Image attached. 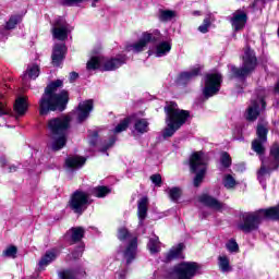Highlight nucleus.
Returning a JSON list of instances; mask_svg holds the SVG:
<instances>
[{
  "label": "nucleus",
  "mask_w": 279,
  "mask_h": 279,
  "mask_svg": "<svg viewBox=\"0 0 279 279\" xmlns=\"http://www.w3.org/2000/svg\"><path fill=\"white\" fill-rule=\"evenodd\" d=\"M263 143L260 140H255L252 144L253 149L256 151V154H265V147L263 146Z\"/></svg>",
  "instance_id": "obj_41"
},
{
  "label": "nucleus",
  "mask_w": 279,
  "mask_h": 279,
  "mask_svg": "<svg viewBox=\"0 0 279 279\" xmlns=\"http://www.w3.org/2000/svg\"><path fill=\"white\" fill-rule=\"evenodd\" d=\"M85 163L86 158L80 156L68 157L65 160L68 169H80L81 167H84Z\"/></svg>",
  "instance_id": "obj_24"
},
{
  "label": "nucleus",
  "mask_w": 279,
  "mask_h": 279,
  "mask_svg": "<svg viewBox=\"0 0 279 279\" xmlns=\"http://www.w3.org/2000/svg\"><path fill=\"white\" fill-rule=\"evenodd\" d=\"M147 247L150 254H158L160 252V240H158V236L154 235L150 238Z\"/></svg>",
  "instance_id": "obj_31"
},
{
  "label": "nucleus",
  "mask_w": 279,
  "mask_h": 279,
  "mask_svg": "<svg viewBox=\"0 0 279 279\" xmlns=\"http://www.w3.org/2000/svg\"><path fill=\"white\" fill-rule=\"evenodd\" d=\"M93 100L81 101L71 116L54 118L48 121L49 142L48 145L53 151H60L66 145L69 125L71 119L77 123H84L93 112Z\"/></svg>",
  "instance_id": "obj_1"
},
{
  "label": "nucleus",
  "mask_w": 279,
  "mask_h": 279,
  "mask_svg": "<svg viewBox=\"0 0 279 279\" xmlns=\"http://www.w3.org/2000/svg\"><path fill=\"white\" fill-rule=\"evenodd\" d=\"M264 189H267V185H266V184H264Z\"/></svg>",
  "instance_id": "obj_55"
},
{
  "label": "nucleus",
  "mask_w": 279,
  "mask_h": 279,
  "mask_svg": "<svg viewBox=\"0 0 279 279\" xmlns=\"http://www.w3.org/2000/svg\"><path fill=\"white\" fill-rule=\"evenodd\" d=\"M220 165L223 169H230L232 167V157L227 151L220 154Z\"/></svg>",
  "instance_id": "obj_34"
},
{
  "label": "nucleus",
  "mask_w": 279,
  "mask_h": 279,
  "mask_svg": "<svg viewBox=\"0 0 279 279\" xmlns=\"http://www.w3.org/2000/svg\"><path fill=\"white\" fill-rule=\"evenodd\" d=\"M222 77L219 73H209L205 76V86L203 88V95L208 97H215L219 90H221Z\"/></svg>",
  "instance_id": "obj_11"
},
{
  "label": "nucleus",
  "mask_w": 279,
  "mask_h": 279,
  "mask_svg": "<svg viewBox=\"0 0 279 279\" xmlns=\"http://www.w3.org/2000/svg\"><path fill=\"white\" fill-rule=\"evenodd\" d=\"M69 204L70 208L74 210V213L82 215V213H84V210L88 208V205L90 204V198L88 196V193L76 191L72 194Z\"/></svg>",
  "instance_id": "obj_12"
},
{
  "label": "nucleus",
  "mask_w": 279,
  "mask_h": 279,
  "mask_svg": "<svg viewBox=\"0 0 279 279\" xmlns=\"http://www.w3.org/2000/svg\"><path fill=\"white\" fill-rule=\"evenodd\" d=\"M125 274H128V271L123 270L122 272L119 274L120 279L125 278Z\"/></svg>",
  "instance_id": "obj_52"
},
{
  "label": "nucleus",
  "mask_w": 279,
  "mask_h": 279,
  "mask_svg": "<svg viewBox=\"0 0 279 279\" xmlns=\"http://www.w3.org/2000/svg\"><path fill=\"white\" fill-rule=\"evenodd\" d=\"M201 204H204L205 206H208L209 208H213L214 210H223L226 208V205L217 201L216 198L209 196L208 194H203L199 196Z\"/></svg>",
  "instance_id": "obj_18"
},
{
  "label": "nucleus",
  "mask_w": 279,
  "mask_h": 279,
  "mask_svg": "<svg viewBox=\"0 0 279 279\" xmlns=\"http://www.w3.org/2000/svg\"><path fill=\"white\" fill-rule=\"evenodd\" d=\"M63 82L57 80L50 83L44 95L39 100V114L45 117L50 112H63L66 110V104H69V93L66 90L58 92V88H62Z\"/></svg>",
  "instance_id": "obj_2"
},
{
  "label": "nucleus",
  "mask_w": 279,
  "mask_h": 279,
  "mask_svg": "<svg viewBox=\"0 0 279 279\" xmlns=\"http://www.w3.org/2000/svg\"><path fill=\"white\" fill-rule=\"evenodd\" d=\"M258 64V60L256 59V54L254 50L247 48L246 49V57H245V75H250L256 69Z\"/></svg>",
  "instance_id": "obj_17"
},
{
  "label": "nucleus",
  "mask_w": 279,
  "mask_h": 279,
  "mask_svg": "<svg viewBox=\"0 0 279 279\" xmlns=\"http://www.w3.org/2000/svg\"><path fill=\"white\" fill-rule=\"evenodd\" d=\"M60 279H75V275L71 270H62L59 272Z\"/></svg>",
  "instance_id": "obj_44"
},
{
  "label": "nucleus",
  "mask_w": 279,
  "mask_h": 279,
  "mask_svg": "<svg viewBox=\"0 0 279 279\" xmlns=\"http://www.w3.org/2000/svg\"><path fill=\"white\" fill-rule=\"evenodd\" d=\"M233 136H235V138L238 141L243 138V125L242 124L235 125V129L233 131Z\"/></svg>",
  "instance_id": "obj_45"
},
{
  "label": "nucleus",
  "mask_w": 279,
  "mask_h": 279,
  "mask_svg": "<svg viewBox=\"0 0 279 279\" xmlns=\"http://www.w3.org/2000/svg\"><path fill=\"white\" fill-rule=\"evenodd\" d=\"M165 111L167 114V126L162 131V136L163 138H171V136H173V134H175V132L186 123V119H189V111L178 108V104L175 102H170L166 106Z\"/></svg>",
  "instance_id": "obj_3"
},
{
  "label": "nucleus",
  "mask_w": 279,
  "mask_h": 279,
  "mask_svg": "<svg viewBox=\"0 0 279 279\" xmlns=\"http://www.w3.org/2000/svg\"><path fill=\"white\" fill-rule=\"evenodd\" d=\"M147 197H143L138 201L137 204V215L140 219V226H143V221H145L147 217V204H148Z\"/></svg>",
  "instance_id": "obj_25"
},
{
  "label": "nucleus",
  "mask_w": 279,
  "mask_h": 279,
  "mask_svg": "<svg viewBox=\"0 0 279 279\" xmlns=\"http://www.w3.org/2000/svg\"><path fill=\"white\" fill-rule=\"evenodd\" d=\"M279 167V145L274 144L270 148V155L268 158L262 160L260 169L257 172V178L259 182L265 181V175L267 173H271V171H276Z\"/></svg>",
  "instance_id": "obj_8"
},
{
  "label": "nucleus",
  "mask_w": 279,
  "mask_h": 279,
  "mask_svg": "<svg viewBox=\"0 0 279 279\" xmlns=\"http://www.w3.org/2000/svg\"><path fill=\"white\" fill-rule=\"evenodd\" d=\"M78 77V74L75 72L70 73V82H75V80Z\"/></svg>",
  "instance_id": "obj_48"
},
{
  "label": "nucleus",
  "mask_w": 279,
  "mask_h": 279,
  "mask_svg": "<svg viewBox=\"0 0 279 279\" xmlns=\"http://www.w3.org/2000/svg\"><path fill=\"white\" fill-rule=\"evenodd\" d=\"M119 241L126 243L125 250H120L125 258L126 263L130 264L136 258L138 252V239L128 231L125 228H121L118 231Z\"/></svg>",
  "instance_id": "obj_6"
},
{
  "label": "nucleus",
  "mask_w": 279,
  "mask_h": 279,
  "mask_svg": "<svg viewBox=\"0 0 279 279\" xmlns=\"http://www.w3.org/2000/svg\"><path fill=\"white\" fill-rule=\"evenodd\" d=\"M231 25L235 32H239L245 25V10H238L230 19Z\"/></svg>",
  "instance_id": "obj_19"
},
{
  "label": "nucleus",
  "mask_w": 279,
  "mask_h": 279,
  "mask_svg": "<svg viewBox=\"0 0 279 279\" xmlns=\"http://www.w3.org/2000/svg\"><path fill=\"white\" fill-rule=\"evenodd\" d=\"M268 123L267 122H259L257 124V138L258 141H260L262 143H267V133L269 132V130L267 129Z\"/></svg>",
  "instance_id": "obj_29"
},
{
  "label": "nucleus",
  "mask_w": 279,
  "mask_h": 279,
  "mask_svg": "<svg viewBox=\"0 0 279 279\" xmlns=\"http://www.w3.org/2000/svg\"><path fill=\"white\" fill-rule=\"evenodd\" d=\"M97 132H94L93 140H90V145H95V138H97Z\"/></svg>",
  "instance_id": "obj_51"
},
{
  "label": "nucleus",
  "mask_w": 279,
  "mask_h": 279,
  "mask_svg": "<svg viewBox=\"0 0 279 279\" xmlns=\"http://www.w3.org/2000/svg\"><path fill=\"white\" fill-rule=\"evenodd\" d=\"M108 193H110V189H108L106 186H98V187H95L93 191V194L96 197H106L108 195Z\"/></svg>",
  "instance_id": "obj_39"
},
{
  "label": "nucleus",
  "mask_w": 279,
  "mask_h": 279,
  "mask_svg": "<svg viewBox=\"0 0 279 279\" xmlns=\"http://www.w3.org/2000/svg\"><path fill=\"white\" fill-rule=\"evenodd\" d=\"M208 165V156L204 151H195L190 158V166L193 173H196L194 178V186H199L206 175V167Z\"/></svg>",
  "instance_id": "obj_7"
},
{
  "label": "nucleus",
  "mask_w": 279,
  "mask_h": 279,
  "mask_svg": "<svg viewBox=\"0 0 279 279\" xmlns=\"http://www.w3.org/2000/svg\"><path fill=\"white\" fill-rule=\"evenodd\" d=\"M160 39V31L155 29L153 32H146L142 34L141 39L137 43L126 46V51H132V53H141L144 51L149 43H156Z\"/></svg>",
  "instance_id": "obj_10"
},
{
  "label": "nucleus",
  "mask_w": 279,
  "mask_h": 279,
  "mask_svg": "<svg viewBox=\"0 0 279 279\" xmlns=\"http://www.w3.org/2000/svg\"><path fill=\"white\" fill-rule=\"evenodd\" d=\"M171 51V43L170 41H161L159 43L155 51H148V54L151 56L154 54L156 58H163V56H167Z\"/></svg>",
  "instance_id": "obj_20"
},
{
  "label": "nucleus",
  "mask_w": 279,
  "mask_h": 279,
  "mask_svg": "<svg viewBox=\"0 0 279 279\" xmlns=\"http://www.w3.org/2000/svg\"><path fill=\"white\" fill-rule=\"evenodd\" d=\"M201 71L202 70L199 69V66H196L190 72H183L180 75V80H181V82H189V80H193V77H197V75H199Z\"/></svg>",
  "instance_id": "obj_33"
},
{
  "label": "nucleus",
  "mask_w": 279,
  "mask_h": 279,
  "mask_svg": "<svg viewBox=\"0 0 279 279\" xmlns=\"http://www.w3.org/2000/svg\"><path fill=\"white\" fill-rule=\"evenodd\" d=\"M130 125V118H125L122 120L113 130V134H121V132H125Z\"/></svg>",
  "instance_id": "obj_37"
},
{
  "label": "nucleus",
  "mask_w": 279,
  "mask_h": 279,
  "mask_svg": "<svg viewBox=\"0 0 279 279\" xmlns=\"http://www.w3.org/2000/svg\"><path fill=\"white\" fill-rule=\"evenodd\" d=\"M69 32H71V28L66 24V21L64 19L59 17L54 21L52 25V36L57 40H66L69 38Z\"/></svg>",
  "instance_id": "obj_13"
},
{
  "label": "nucleus",
  "mask_w": 279,
  "mask_h": 279,
  "mask_svg": "<svg viewBox=\"0 0 279 279\" xmlns=\"http://www.w3.org/2000/svg\"><path fill=\"white\" fill-rule=\"evenodd\" d=\"M14 111L19 117H23L27 112V98L19 97L14 104Z\"/></svg>",
  "instance_id": "obj_27"
},
{
  "label": "nucleus",
  "mask_w": 279,
  "mask_h": 279,
  "mask_svg": "<svg viewBox=\"0 0 279 279\" xmlns=\"http://www.w3.org/2000/svg\"><path fill=\"white\" fill-rule=\"evenodd\" d=\"M178 16V12L173 10H161L159 11V21H163L167 23V21H173Z\"/></svg>",
  "instance_id": "obj_32"
},
{
  "label": "nucleus",
  "mask_w": 279,
  "mask_h": 279,
  "mask_svg": "<svg viewBox=\"0 0 279 279\" xmlns=\"http://www.w3.org/2000/svg\"><path fill=\"white\" fill-rule=\"evenodd\" d=\"M184 250V244L180 243L177 246H173L163 259V263H171L175 258H184L182 251Z\"/></svg>",
  "instance_id": "obj_22"
},
{
  "label": "nucleus",
  "mask_w": 279,
  "mask_h": 279,
  "mask_svg": "<svg viewBox=\"0 0 279 279\" xmlns=\"http://www.w3.org/2000/svg\"><path fill=\"white\" fill-rule=\"evenodd\" d=\"M262 105V109L265 110V100L264 99H258L253 102V105L248 108V114H247V120L248 121H256L258 119V114H260V111L258 110V105Z\"/></svg>",
  "instance_id": "obj_23"
},
{
  "label": "nucleus",
  "mask_w": 279,
  "mask_h": 279,
  "mask_svg": "<svg viewBox=\"0 0 279 279\" xmlns=\"http://www.w3.org/2000/svg\"><path fill=\"white\" fill-rule=\"evenodd\" d=\"M1 114H8V110L5 109V106H3L2 102H0V116Z\"/></svg>",
  "instance_id": "obj_49"
},
{
  "label": "nucleus",
  "mask_w": 279,
  "mask_h": 279,
  "mask_svg": "<svg viewBox=\"0 0 279 279\" xmlns=\"http://www.w3.org/2000/svg\"><path fill=\"white\" fill-rule=\"evenodd\" d=\"M150 180L155 186H160L162 184V177L160 174H153Z\"/></svg>",
  "instance_id": "obj_47"
},
{
  "label": "nucleus",
  "mask_w": 279,
  "mask_h": 279,
  "mask_svg": "<svg viewBox=\"0 0 279 279\" xmlns=\"http://www.w3.org/2000/svg\"><path fill=\"white\" fill-rule=\"evenodd\" d=\"M222 184L225 189H234L236 186L238 182L232 174H225L222 178Z\"/></svg>",
  "instance_id": "obj_35"
},
{
  "label": "nucleus",
  "mask_w": 279,
  "mask_h": 279,
  "mask_svg": "<svg viewBox=\"0 0 279 279\" xmlns=\"http://www.w3.org/2000/svg\"><path fill=\"white\" fill-rule=\"evenodd\" d=\"M82 254H84V244H80V246L72 253V258H82Z\"/></svg>",
  "instance_id": "obj_46"
},
{
  "label": "nucleus",
  "mask_w": 279,
  "mask_h": 279,
  "mask_svg": "<svg viewBox=\"0 0 279 279\" xmlns=\"http://www.w3.org/2000/svg\"><path fill=\"white\" fill-rule=\"evenodd\" d=\"M218 267L222 274H230L232 266H230V257L226 255L218 256Z\"/></svg>",
  "instance_id": "obj_28"
},
{
  "label": "nucleus",
  "mask_w": 279,
  "mask_h": 279,
  "mask_svg": "<svg viewBox=\"0 0 279 279\" xmlns=\"http://www.w3.org/2000/svg\"><path fill=\"white\" fill-rule=\"evenodd\" d=\"M194 14H199V12L195 11Z\"/></svg>",
  "instance_id": "obj_54"
},
{
  "label": "nucleus",
  "mask_w": 279,
  "mask_h": 279,
  "mask_svg": "<svg viewBox=\"0 0 279 279\" xmlns=\"http://www.w3.org/2000/svg\"><path fill=\"white\" fill-rule=\"evenodd\" d=\"M56 258H58V251L51 250L46 252V254L40 258L38 263L39 271H43L45 267H47L48 265H51V263H53Z\"/></svg>",
  "instance_id": "obj_21"
},
{
  "label": "nucleus",
  "mask_w": 279,
  "mask_h": 279,
  "mask_svg": "<svg viewBox=\"0 0 279 279\" xmlns=\"http://www.w3.org/2000/svg\"><path fill=\"white\" fill-rule=\"evenodd\" d=\"M10 171H16V168L15 167L10 168Z\"/></svg>",
  "instance_id": "obj_53"
},
{
  "label": "nucleus",
  "mask_w": 279,
  "mask_h": 279,
  "mask_svg": "<svg viewBox=\"0 0 279 279\" xmlns=\"http://www.w3.org/2000/svg\"><path fill=\"white\" fill-rule=\"evenodd\" d=\"M209 27H210V17H206L203 24L198 27V32H201V34H206L208 33Z\"/></svg>",
  "instance_id": "obj_43"
},
{
  "label": "nucleus",
  "mask_w": 279,
  "mask_h": 279,
  "mask_svg": "<svg viewBox=\"0 0 279 279\" xmlns=\"http://www.w3.org/2000/svg\"><path fill=\"white\" fill-rule=\"evenodd\" d=\"M167 193L172 202H178L182 195V190L180 187H171L167 190Z\"/></svg>",
  "instance_id": "obj_36"
},
{
  "label": "nucleus",
  "mask_w": 279,
  "mask_h": 279,
  "mask_svg": "<svg viewBox=\"0 0 279 279\" xmlns=\"http://www.w3.org/2000/svg\"><path fill=\"white\" fill-rule=\"evenodd\" d=\"M263 219L279 221V204L267 209H259L254 214H247L245 219V232H254V230H258V226Z\"/></svg>",
  "instance_id": "obj_4"
},
{
  "label": "nucleus",
  "mask_w": 279,
  "mask_h": 279,
  "mask_svg": "<svg viewBox=\"0 0 279 279\" xmlns=\"http://www.w3.org/2000/svg\"><path fill=\"white\" fill-rule=\"evenodd\" d=\"M22 17L20 15H13L10 17V20L7 22V29H14L19 23H21Z\"/></svg>",
  "instance_id": "obj_38"
},
{
  "label": "nucleus",
  "mask_w": 279,
  "mask_h": 279,
  "mask_svg": "<svg viewBox=\"0 0 279 279\" xmlns=\"http://www.w3.org/2000/svg\"><path fill=\"white\" fill-rule=\"evenodd\" d=\"M40 75V66L38 64H29L22 75V84L23 86H27L29 84V80H36Z\"/></svg>",
  "instance_id": "obj_15"
},
{
  "label": "nucleus",
  "mask_w": 279,
  "mask_h": 279,
  "mask_svg": "<svg viewBox=\"0 0 279 279\" xmlns=\"http://www.w3.org/2000/svg\"><path fill=\"white\" fill-rule=\"evenodd\" d=\"M69 236H71L72 241H82V239H84V228L82 227L72 228L65 234V239H69Z\"/></svg>",
  "instance_id": "obj_30"
},
{
  "label": "nucleus",
  "mask_w": 279,
  "mask_h": 279,
  "mask_svg": "<svg viewBox=\"0 0 279 279\" xmlns=\"http://www.w3.org/2000/svg\"><path fill=\"white\" fill-rule=\"evenodd\" d=\"M3 256H7V258H16V246H9L4 250Z\"/></svg>",
  "instance_id": "obj_42"
},
{
  "label": "nucleus",
  "mask_w": 279,
  "mask_h": 279,
  "mask_svg": "<svg viewBox=\"0 0 279 279\" xmlns=\"http://www.w3.org/2000/svg\"><path fill=\"white\" fill-rule=\"evenodd\" d=\"M65 53H66V46L64 44L54 45V48L52 51L53 66H60V64H62V60H64Z\"/></svg>",
  "instance_id": "obj_16"
},
{
  "label": "nucleus",
  "mask_w": 279,
  "mask_h": 279,
  "mask_svg": "<svg viewBox=\"0 0 279 279\" xmlns=\"http://www.w3.org/2000/svg\"><path fill=\"white\" fill-rule=\"evenodd\" d=\"M149 132V122L146 119H137L134 121V134H145Z\"/></svg>",
  "instance_id": "obj_26"
},
{
  "label": "nucleus",
  "mask_w": 279,
  "mask_h": 279,
  "mask_svg": "<svg viewBox=\"0 0 279 279\" xmlns=\"http://www.w3.org/2000/svg\"><path fill=\"white\" fill-rule=\"evenodd\" d=\"M226 247L230 254H236L239 252V244L235 240L231 239L226 243Z\"/></svg>",
  "instance_id": "obj_40"
},
{
  "label": "nucleus",
  "mask_w": 279,
  "mask_h": 279,
  "mask_svg": "<svg viewBox=\"0 0 279 279\" xmlns=\"http://www.w3.org/2000/svg\"><path fill=\"white\" fill-rule=\"evenodd\" d=\"M126 58L124 56H119L114 59H106L101 56L93 57L87 62V70L88 71H95L99 69L100 71H116V69H119L122 64H125Z\"/></svg>",
  "instance_id": "obj_5"
},
{
  "label": "nucleus",
  "mask_w": 279,
  "mask_h": 279,
  "mask_svg": "<svg viewBox=\"0 0 279 279\" xmlns=\"http://www.w3.org/2000/svg\"><path fill=\"white\" fill-rule=\"evenodd\" d=\"M230 71L232 73V77L235 80L236 93H243V88L245 86V68H236L234 65H230Z\"/></svg>",
  "instance_id": "obj_14"
},
{
  "label": "nucleus",
  "mask_w": 279,
  "mask_h": 279,
  "mask_svg": "<svg viewBox=\"0 0 279 279\" xmlns=\"http://www.w3.org/2000/svg\"><path fill=\"white\" fill-rule=\"evenodd\" d=\"M114 141H116L114 137H112V138L110 140V143L106 146V149L112 147V145H114Z\"/></svg>",
  "instance_id": "obj_50"
},
{
  "label": "nucleus",
  "mask_w": 279,
  "mask_h": 279,
  "mask_svg": "<svg viewBox=\"0 0 279 279\" xmlns=\"http://www.w3.org/2000/svg\"><path fill=\"white\" fill-rule=\"evenodd\" d=\"M201 266L195 262H182L174 266L173 276L175 279H193L197 276Z\"/></svg>",
  "instance_id": "obj_9"
}]
</instances>
